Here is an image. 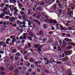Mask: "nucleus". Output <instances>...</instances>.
<instances>
[{
  "mask_svg": "<svg viewBox=\"0 0 75 75\" xmlns=\"http://www.w3.org/2000/svg\"><path fill=\"white\" fill-rule=\"evenodd\" d=\"M55 0H51V1H50V0H46V1L47 3H48V4L49 5H50L52 3H53V2H54L55 1Z\"/></svg>",
  "mask_w": 75,
  "mask_h": 75,
  "instance_id": "obj_1",
  "label": "nucleus"
},
{
  "mask_svg": "<svg viewBox=\"0 0 75 75\" xmlns=\"http://www.w3.org/2000/svg\"><path fill=\"white\" fill-rule=\"evenodd\" d=\"M60 30L61 31L64 30H67V29L65 27L64 28V26L62 25H60Z\"/></svg>",
  "mask_w": 75,
  "mask_h": 75,
  "instance_id": "obj_2",
  "label": "nucleus"
},
{
  "mask_svg": "<svg viewBox=\"0 0 75 75\" xmlns=\"http://www.w3.org/2000/svg\"><path fill=\"white\" fill-rule=\"evenodd\" d=\"M64 53L65 55H69L71 53V52L69 51H66L64 52Z\"/></svg>",
  "mask_w": 75,
  "mask_h": 75,
  "instance_id": "obj_3",
  "label": "nucleus"
},
{
  "mask_svg": "<svg viewBox=\"0 0 75 75\" xmlns=\"http://www.w3.org/2000/svg\"><path fill=\"white\" fill-rule=\"evenodd\" d=\"M3 24L4 25H8V24H9V21H4L3 22Z\"/></svg>",
  "mask_w": 75,
  "mask_h": 75,
  "instance_id": "obj_4",
  "label": "nucleus"
},
{
  "mask_svg": "<svg viewBox=\"0 0 75 75\" xmlns=\"http://www.w3.org/2000/svg\"><path fill=\"white\" fill-rule=\"evenodd\" d=\"M67 14L68 16H73V13L72 11L70 12L69 11H68L67 12Z\"/></svg>",
  "mask_w": 75,
  "mask_h": 75,
  "instance_id": "obj_5",
  "label": "nucleus"
},
{
  "mask_svg": "<svg viewBox=\"0 0 75 75\" xmlns=\"http://www.w3.org/2000/svg\"><path fill=\"white\" fill-rule=\"evenodd\" d=\"M17 24H19V25H21V24H23V22L20 21L18 20L17 21Z\"/></svg>",
  "mask_w": 75,
  "mask_h": 75,
  "instance_id": "obj_6",
  "label": "nucleus"
},
{
  "mask_svg": "<svg viewBox=\"0 0 75 75\" xmlns=\"http://www.w3.org/2000/svg\"><path fill=\"white\" fill-rule=\"evenodd\" d=\"M6 15H8L10 14V10H9V9H7V11L5 13Z\"/></svg>",
  "mask_w": 75,
  "mask_h": 75,
  "instance_id": "obj_7",
  "label": "nucleus"
},
{
  "mask_svg": "<svg viewBox=\"0 0 75 75\" xmlns=\"http://www.w3.org/2000/svg\"><path fill=\"white\" fill-rule=\"evenodd\" d=\"M64 40L66 41H72V40L71 39H69L68 38H64Z\"/></svg>",
  "mask_w": 75,
  "mask_h": 75,
  "instance_id": "obj_8",
  "label": "nucleus"
},
{
  "mask_svg": "<svg viewBox=\"0 0 75 75\" xmlns=\"http://www.w3.org/2000/svg\"><path fill=\"white\" fill-rule=\"evenodd\" d=\"M53 8L54 10H55L57 9V5L56 4H54L53 7Z\"/></svg>",
  "mask_w": 75,
  "mask_h": 75,
  "instance_id": "obj_9",
  "label": "nucleus"
},
{
  "mask_svg": "<svg viewBox=\"0 0 75 75\" xmlns=\"http://www.w3.org/2000/svg\"><path fill=\"white\" fill-rule=\"evenodd\" d=\"M49 21L50 24H52L53 23V21H54V20L52 19H49Z\"/></svg>",
  "mask_w": 75,
  "mask_h": 75,
  "instance_id": "obj_10",
  "label": "nucleus"
},
{
  "mask_svg": "<svg viewBox=\"0 0 75 75\" xmlns=\"http://www.w3.org/2000/svg\"><path fill=\"white\" fill-rule=\"evenodd\" d=\"M25 64L27 66H30V63L28 62H25Z\"/></svg>",
  "mask_w": 75,
  "mask_h": 75,
  "instance_id": "obj_11",
  "label": "nucleus"
},
{
  "mask_svg": "<svg viewBox=\"0 0 75 75\" xmlns=\"http://www.w3.org/2000/svg\"><path fill=\"white\" fill-rule=\"evenodd\" d=\"M42 45L39 47H38V51H41V48H42Z\"/></svg>",
  "mask_w": 75,
  "mask_h": 75,
  "instance_id": "obj_12",
  "label": "nucleus"
},
{
  "mask_svg": "<svg viewBox=\"0 0 75 75\" xmlns=\"http://www.w3.org/2000/svg\"><path fill=\"white\" fill-rule=\"evenodd\" d=\"M4 6V3H2L1 4L0 6L1 7V8H3Z\"/></svg>",
  "mask_w": 75,
  "mask_h": 75,
  "instance_id": "obj_13",
  "label": "nucleus"
},
{
  "mask_svg": "<svg viewBox=\"0 0 75 75\" xmlns=\"http://www.w3.org/2000/svg\"><path fill=\"white\" fill-rule=\"evenodd\" d=\"M28 13L30 14L31 13V9H28Z\"/></svg>",
  "mask_w": 75,
  "mask_h": 75,
  "instance_id": "obj_14",
  "label": "nucleus"
},
{
  "mask_svg": "<svg viewBox=\"0 0 75 75\" xmlns=\"http://www.w3.org/2000/svg\"><path fill=\"white\" fill-rule=\"evenodd\" d=\"M16 41V39L13 38L12 40V43H14V42H15Z\"/></svg>",
  "mask_w": 75,
  "mask_h": 75,
  "instance_id": "obj_15",
  "label": "nucleus"
},
{
  "mask_svg": "<svg viewBox=\"0 0 75 75\" xmlns=\"http://www.w3.org/2000/svg\"><path fill=\"white\" fill-rule=\"evenodd\" d=\"M14 72L16 74H17V73H18L19 71L18 69H16L14 70Z\"/></svg>",
  "mask_w": 75,
  "mask_h": 75,
  "instance_id": "obj_16",
  "label": "nucleus"
},
{
  "mask_svg": "<svg viewBox=\"0 0 75 75\" xmlns=\"http://www.w3.org/2000/svg\"><path fill=\"white\" fill-rule=\"evenodd\" d=\"M24 58L25 60H26L27 61L28 60V57H27L26 56H25Z\"/></svg>",
  "mask_w": 75,
  "mask_h": 75,
  "instance_id": "obj_17",
  "label": "nucleus"
},
{
  "mask_svg": "<svg viewBox=\"0 0 75 75\" xmlns=\"http://www.w3.org/2000/svg\"><path fill=\"white\" fill-rule=\"evenodd\" d=\"M69 73H68L67 75H72V74L71 73V69H70V70H69Z\"/></svg>",
  "mask_w": 75,
  "mask_h": 75,
  "instance_id": "obj_18",
  "label": "nucleus"
},
{
  "mask_svg": "<svg viewBox=\"0 0 75 75\" xmlns=\"http://www.w3.org/2000/svg\"><path fill=\"white\" fill-rule=\"evenodd\" d=\"M30 62H33L34 61V59L33 58H31L30 60Z\"/></svg>",
  "mask_w": 75,
  "mask_h": 75,
  "instance_id": "obj_19",
  "label": "nucleus"
},
{
  "mask_svg": "<svg viewBox=\"0 0 75 75\" xmlns=\"http://www.w3.org/2000/svg\"><path fill=\"white\" fill-rule=\"evenodd\" d=\"M12 52L13 54H14L16 52H17V51H16V49H13L12 50Z\"/></svg>",
  "mask_w": 75,
  "mask_h": 75,
  "instance_id": "obj_20",
  "label": "nucleus"
},
{
  "mask_svg": "<svg viewBox=\"0 0 75 75\" xmlns=\"http://www.w3.org/2000/svg\"><path fill=\"white\" fill-rule=\"evenodd\" d=\"M40 45V44H38V45H34V46L35 47V48H37L38 47H39V45Z\"/></svg>",
  "mask_w": 75,
  "mask_h": 75,
  "instance_id": "obj_21",
  "label": "nucleus"
},
{
  "mask_svg": "<svg viewBox=\"0 0 75 75\" xmlns=\"http://www.w3.org/2000/svg\"><path fill=\"white\" fill-rule=\"evenodd\" d=\"M71 48H72V46H69L68 47H67V50H69L70 49H71Z\"/></svg>",
  "mask_w": 75,
  "mask_h": 75,
  "instance_id": "obj_22",
  "label": "nucleus"
},
{
  "mask_svg": "<svg viewBox=\"0 0 75 75\" xmlns=\"http://www.w3.org/2000/svg\"><path fill=\"white\" fill-rule=\"evenodd\" d=\"M28 45L29 48H31V43H28Z\"/></svg>",
  "mask_w": 75,
  "mask_h": 75,
  "instance_id": "obj_23",
  "label": "nucleus"
},
{
  "mask_svg": "<svg viewBox=\"0 0 75 75\" xmlns=\"http://www.w3.org/2000/svg\"><path fill=\"white\" fill-rule=\"evenodd\" d=\"M40 5L41 6H43V5H44L45 4V3H44V2L42 1L40 3Z\"/></svg>",
  "mask_w": 75,
  "mask_h": 75,
  "instance_id": "obj_24",
  "label": "nucleus"
},
{
  "mask_svg": "<svg viewBox=\"0 0 75 75\" xmlns=\"http://www.w3.org/2000/svg\"><path fill=\"white\" fill-rule=\"evenodd\" d=\"M35 8H36V6L34 5L33 7V11H35Z\"/></svg>",
  "mask_w": 75,
  "mask_h": 75,
  "instance_id": "obj_25",
  "label": "nucleus"
},
{
  "mask_svg": "<svg viewBox=\"0 0 75 75\" xmlns=\"http://www.w3.org/2000/svg\"><path fill=\"white\" fill-rule=\"evenodd\" d=\"M36 22L38 23L39 25H40L41 24V23H40V22L39 21L36 20Z\"/></svg>",
  "mask_w": 75,
  "mask_h": 75,
  "instance_id": "obj_26",
  "label": "nucleus"
},
{
  "mask_svg": "<svg viewBox=\"0 0 75 75\" xmlns=\"http://www.w3.org/2000/svg\"><path fill=\"white\" fill-rule=\"evenodd\" d=\"M43 27L44 28L46 29L47 28V25L46 24L43 25Z\"/></svg>",
  "mask_w": 75,
  "mask_h": 75,
  "instance_id": "obj_27",
  "label": "nucleus"
},
{
  "mask_svg": "<svg viewBox=\"0 0 75 75\" xmlns=\"http://www.w3.org/2000/svg\"><path fill=\"white\" fill-rule=\"evenodd\" d=\"M58 23V22L56 20H53V24H57Z\"/></svg>",
  "mask_w": 75,
  "mask_h": 75,
  "instance_id": "obj_28",
  "label": "nucleus"
},
{
  "mask_svg": "<svg viewBox=\"0 0 75 75\" xmlns=\"http://www.w3.org/2000/svg\"><path fill=\"white\" fill-rule=\"evenodd\" d=\"M13 69H14V68L12 67H11L9 68V70L11 71H12Z\"/></svg>",
  "mask_w": 75,
  "mask_h": 75,
  "instance_id": "obj_29",
  "label": "nucleus"
},
{
  "mask_svg": "<svg viewBox=\"0 0 75 75\" xmlns=\"http://www.w3.org/2000/svg\"><path fill=\"white\" fill-rule=\"evenodd\" d=\"M4 30H5V28H1V32H2V31H4Z\"/></svg>",
  "mask_w": 75,
  "mask_h": 75,
  "instance_id": "obj_30",
  "label": "nucleus"
},
{
  "mask_svg": "<svg viewBox=\"0 0 75 75\" xmlns=\"http://www.w3.org/2000/svg\"><path fill=\"white\" fill-rule=\"evenodd\" d=\"M26 37H27V36H23L22 37V40H25V39H26Z\"/></svg>",
  "mask_w": 75,
  "mask_h": 75,
  "instance_id": "obj_31",
  "label": "nucleus"
},
{
  "mask_svg": "<svg viewBox=\"0 0 75 75\" xmlns=\"http://www.w3.org/2000/svg\"><path fill=\"white\" fill-rule=\"evenodd\" d=\"M29 35L30 36V37H33L34 34H33V33H31L29 34Z\"/></svg>",
  "mask_w": 75,
  "mask_h": 75,
  "instance_id": "obj_32",
  "label": "nucleus"
},
{
  "mask_svg": "<svg viewBox=\"0 0 75 75\" xmlns=\"http://www.w3.org/2000/svg\"><path fill=\"white\" fill-rule=\"evenodd\" d=\"M4 44L3 45V47H6L7 46V45L6 43H5V42H4V43H3Z\"/></svg>",
  "mask_w": 75,
  "mask_h": 75,
  "instance_id": "obj_33",
  "label": "nucleus"
},
{
  "mask_svg": "<svg viewBox=\"0 0 75 75\" xmlns=\"http://www.w3.org/2000/svg\"><path fill=\"white\" fill-rule=\"evenodd\" d=\"M58 41L59 42V44H62V40L59 39V40H58Z\"/></svg>",
  "mask_w": 75,
  "mask_h": 75,
  "instance_id": "obj_34",
  "label": "nucleus"
},
{
  "mask_svg": "<svg viewBox=\"0 0 75 75\" xmlns=\"http://www.w3.org/2000/svg\"><path fill=\"white\" fill-rule=\"evenodd\" d=\"M37 9L39 10H42V8H41V7H39Z\"/></svg>",
  "mask_w": 75,
  "mask_h": 75,
  "instance_id": "obj_35",
  "label": "nucleus"
},
{
  "mask_svg": "<svg viewBox=\"0 0 75 75\" xmlns=\"http://www.w3.org/2000/svg\"><path fill=\"white\" fill-rule=\"evenodd\" d=\"M4 43V42H2L1 41H0V45H3Z\"/></svg>",
  "mask_w": 75,
  "mask_h": 75,
  "instance_id": "obj_36",
  "label": "nucleus"
},
{
  "mask_svg": "<svg viewBox=\"0 0 75 75\" xmlns=\"http://www.w3.org/2000/svg\"><path fill=\"white\" fill-rule=\"evenodd\" d=\"M63 47L65 46V42L64 41H63Z\"/></svg>",
  "mask_w": 75,
  "mask_h": 75,
  "instance_id": "obj_37",
  "label": "nucleus"
},
{
  "mask_svg": "<svg viewBox=\"0 0 75 75\" xmlns=\"http://www.w3.org/2000/svg\"><path fill=\"white\" fill-rule=\"evenodd\" d=\"M16 55H17V56H18V57H19V56H20V54L17 53L16 54Z\"/></svg>",
  "mask_w": 75,
  "mask_h": 75,
  "instance_id": "obj_38",
  "label": "nucleus"
},
{
  "mask_svg": "<svg viewBox=\"0 0 75 75\" xmlns=\"http://www.w3.org/2000/svg\"><path fill=\"white\" fill-rule=\"evenodd\" d=\"M28 39L30 40V41H32V38L31 37H29L28 38Z\"/></svg>",
  "mask_w": 75,
  "mask_h": 75,
  "instance_id": "obj_39",
  "label": "nucleus"
},
{
  "mask_svg": "<svg viewBox=\"0 0 75 75\" xmlns=\"http://www.w3.org/2000/svg\"><path fill=\"white\" fill-rule=\"evenodd\" d=\"M10 40H11V39H10V38H7L6 40V41H10Z\"/></svg>",
  "mask_w": 75,
  "mask_h": 75,
  "instance_id": "obj_40",
  "label": "nucleus"
},
{
  "mask_svg": "<svg viewBox=\"0 0 75 75\" xmlns=\"http://www.w3.org/2000/svg\"><path fill=\"white\" fill-rule=\"evenodd\" d=\"M35 31H37V30H38V27L37 26L35 28Z\"/></svg>",
  "mask_w": 75,
  "mask_h": 75,
  "instance_id": "obj_41",
  "label": "nucleus"
},
{
  "mask_svg": "<svg viewBox=\"0 0 75 75\" xmlns=\"http://www.w3.org/2000/svg\"><path fill=\"white\" fill-rule=\"evenodd\" d=\"M10 59H13L14 58V57L12 56H11L10 57Z\"/></svg>",
  "mask_w": 75,
  "mask_h": 75,
  "instance_id": "obj_42",
  "label": "nucleus"
},
{
  "mask_svg": "<svg viewBox=\"0 0 75 75\" xmlns=\"http://www.w3.org/2000/svg\"><path fill=\"white\" fill-rule=\"evenodd\" d=\"M62 58H64V57H65V54H64V53H62Z\"/></svg>",
  "mask_w": 75,
  "mask_h": 75,
  "instance_id": "obj_43",
  "label": "nucleus"
},
{
  "mask_svg": "<svg viewBox=\"0 0 75 75\" xmlns=\"http://www.w3.org/2000/svg\"><path fill=\"white\" fill-rule=\"evenodd\" d=\"M14 15H15V16H17L18 15V14H17V13L15 12H14Z\"/></svg>",
  "mask_w": 75,
  "mask_h": 75,
  "instance_id": "obj_44",
  "label": "nucleus"
},
{
  "mask_svg": "<svg viewBox=\"0 0 75 75\" xmlns=\"http://www.w3.org/2000/svg\"><path fill=\"white\" fill-rule=\"evenodd\" d=\"M48 21H49V19H47V20H45V23H47V22H48Z\"/></svg>",
  "mask_w": 75,
  "mask_h": 75,
  "instance_id": "obj_45",
  "label": "nucleus"
},
{
  "mask_svg": "<svg viewBox=\"0 0 75 75\" xmlns=\"http://www.w3.org/2000/svg\"><path fill=\"white\" fill-rule=\"evenodd\" d=\"M27 53V52L25 51H23V54H24V55H25V54Z\"/></svg>",
  "mask_w": 75,
  "mask_h": 75,
  "instance_id": "obj_46",
  "label": "nucleus"
},
{
  "mask_svg": "<svg viewBox=\"0 0 75 75\" xmlns=\"http://www.w3.org/2000/svg\"><path fill=\"white\" fill-rule=\"evenodd\" d=\"M0 69H1V70H4V68L3 67H1Z\"/></svg>",
  "mask_w": 75,
  "mask_h": 75,
  "instance_id": "obj_47",
  "label": "nucleus"
},
{
  "mask_svg": "<svg viewBox=\"0 0 75 75\" xmlns=\"http://www.w3.org/2000/svg\"><path fill=\"white\" fill-rule=\"evenodd\" d=\"M22 17H23V19H25V18L26 17V16L25 15H23V16Z\"/></svg>",
  "mask_w": 75,
  "mask_h": 75,
  "instance_id": "obj_48",
  "label": "nucleus"
},
{
  "mask_svg": "<svg viewBox=\"0 0 75 75\" xmlns=\"http://www.w3.org/2000/svg\"><path fill=\"white\" fill-rule=\"evenodd\" d=\"M4 62H8V60H7V59H4Z\"/></svg>",
  "mask_w": 75,
  "mask_h": 75,
  "instance_id": "obj_49",
  "label": "nucleus"
},
{
  "mask_svg": "<svg viewBox=\"0 0 75 75\" xmlns=\"http://www.w3.org/2000/svg\"><path fill=\"white\" fill-rule=\"evenodd\" d=\"M1 74H2V75H4L5 74V73L4 71H1Z\"/></svg>",
  "mask_w": 75,
  "mask_h": 75,
  "instance_id": "obj_50",
  "label": "nucleus"
},
{
  "mask_svg": "<svg viewBox=\"0 0 75 75\" xmlns=\"http://www.w3.org/2000/svg\"><path fill=\"white\" fill-rule=\"evenodd\" d=\"M42 33H43V32H42V31H40V35H42Z\"/></svg>",
  "mask_w": 75,
  "mask_h": 75,
  "instance_id": "obj_51",
  "label": "nucleus"
},
{
  "mask_svg": "<svg viewBox=\"0 0 75 75\" xmlns=\"http://www.w3.org/2000/svg\"><path fill=\"white\" fill-rule=\"evenodd\" d=\"M63 61H67V58L65 57L63 59Z\"/></svg>",
  "mask_w": 75,
  "mask_h": 75,
  "instance_id": "obj_52",
  "label": "nucleus"
},
{
  "mask_svg": "<svg viewBox=\"0 0 75 75\" xmlns=\"http://www.w3.org/2000/svg\"><path fill=\"white\" fill-rule=\"evenodd\" d=\"M18 6H19V7H22V4H18Z\"/></svg>",
  "mask_w": 75,
  "mask_h": 75,
  "instance_id": "obj_53",
  "label": "nucleus"
},
{
  "mask_svg": "<svg viewBox=\"0 0 75 75\" xmlns=\"http://www.w3.org/2000/svg\"><path fill=\"white\" fill-rule=\"evenodd\" d=\"M15 60H18V57H15Z\"/></svg>",
  "mask_w": 75,
  "mask_h": 75,
  "instance_id": "obj_54",
  "label": "nucleus"
},
{
  "mask_svg": "<svg viewBox=\"0 0 75 75\" xmlns=\"http://www.w3.org/2000/svg\"><path fill=\"white\" fill-rule=\"evenodd\" d=\"M4 51H0V54H4Z\"/></svg>",
  "mask_w": 75,
  "mask_h": 75,
  "instance_id": "obj_55",
  "label": "nucleus"
},
{
  "mask_svg": "<svg viewBox=\"0 0 75 75\" xmlns=\"http://www.w3.org/2000/svg\"><path fill=\"white\" fill-rule=\"evenodd\" d=\"M18 69L19 70H21V69H22V68H21V67H19L18 68Z\"/></svg>",
  "mask_w": 75,
  "mask_h": 75,
  "instance_id": "obj_56",
  "label": "nucleus"
},
{
  "mask_svg": "<svg viewBox=\"0 0 75 75\" xmlns=\"http://www.w3.org/2000/svg\"><path fill=\"white\" fill-rule=\"evenodd\" d=\"M51 29L52 30H55V28L54 27V26H52L51 28Z\"/></svg>",
  "mask_w": 75,
  "mask_h": 75,
  "instance_id": "obj_57",
  "label": "nucleus"
},
{
  "mask_svg": "<svg viewBox=\"0 0 75 75\" xmlns=\"http://www.w3.org/2000/svg\"><path fill=\"white\" fill-rule=\"evenodd\" d=\"M14 2V0H10V2L11 3H12Z\"/></svg>",
  "mask_w": 75,
  "mask_h": 75,
  "instance_id": "obj_58",
  "label": "nucleus"
},
{
  "mask_svg": "<svg viewBox=\"0 0 75 75\" xmlns=\"http://www.w3.org/2000/svg\"><path fill=\"white\" fill-rule=\"evenodd\" d=\"M28 25L30 26V25H31V22H28Z\"/></svg>",
  "mask_w": 75,
  "mask_h": 75,
  "instance_id": "obj_59",
  "label": "nucleus"
},
{
  "mask_svg": "<svg viewBox=\"0 0 75 75\" xmlns=\"http://www.w3.org/2000/svg\"><path fill=\"white\" fill-rule=\"evenodd\" d=\"M3 16H3V15H2L1 14L0 15V17L1 18H3Z\"/></svg>",
  "mask_w": 75,
  "mask_h": 75,
  "instance_id": "obj_60",
  "label": "nucleus"
},
{
  "mask_svg": "<svg viewBox=\"0 0 75 75\" xmlns=\"http://www.w3.org/2000/svg\"><path fill=\"white\" fill-rule=\"evenodd\" d=\"M45 18H49V17L47 15H46L45 16Z\"/></svg>",
  "mask_w": 75,
  "mask_h": 75,
  "instance_id": "obj_61",
  "label": "nucleus"
},
{
  "mask_svg": "<svg viewBox=\"0 0 75 75\" xmlns=\"http://www.w3.org/2000/svg\"><path fill=\"white\" fill-rule=\"evenodd\" d=\"M16 30L17 31H19L20 30V28L18 27H17L16 28Z\"/></svg>",
  "mask_w": 75,
  "mask_h": 75,
  "instance_id": "obj_62",
  "label": "nucleus"
},
{
  "mask_svg": "<svg viewBox=\"0 0 75 75\" xmlns=\"http://www.w3.org/2000/svg\"><path fill=\"white\" fill-rule=\"evenodd\" d=\"M31 68H34V64H31Z\"/></svg>",
  "mask_w": 75,
  "mask_h": 75,
  "instance_id": "obj_63",
  "label": "nucleus"
},
{
  "mask_svg": "<svg viewBox=\"0 0 75 75\" xmlns=\"http://www.w3.org/2000/svg\"><path fill=\"white\" fill-rule=\"evenodd\" d=\"M48 70H45V72H46V73H48Z\"/></svg>",
  "mask_w": 75,
  "mask_h": 75,
  "instance_id": "obj_64",
  "label": "nucleus"
}]
</instances>
